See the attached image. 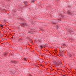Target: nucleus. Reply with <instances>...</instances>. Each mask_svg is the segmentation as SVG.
Returning a JSON list of instances; mask_svg holds the SVG:
<instances>
[{
  "label": "nucleus",
  "instance_id": "obj_1",
  "mask_svg": "<svg viewBox=\"0 0 76 76\" xmlns=\"http://www.w3.org/2000/svg\"><path fill=\"white\" fill-rule=\"evenodd\" d=\"M57 64H58V65H61V64H62L61 63H58Z\"/></svg>",
  "mask_w": 76,
  "mask_h": 76
},
{
  "label": "nucleus",
  "instance_id": "obj_2",
  "mask_svg": "<svg viewBox=\"0 0 76 76\" xmlns=\"http://www.w3.org/2000/svg\"><path fill=\"white\" fill-rule=\"evenodd\" d=\"M23 59L24 60H25V61H26V58H23Z\"/></svg>",
  "mask_w": 76,
  "mask_h": 76
},
{
  "label": "nucleus",
  "instance_id": "obj_3",
  "mask_svg": "<svg viewBox=\"0 0 76 76\" xmlns=\"http://www.w3.org/2000/svg\"><path fill=\"white\" fill-rule=\"evenodd\" d=\"M31 3H34V2L35 1L34 0H32L31 1Z\"/></svg>",
  "mask_w": 76,
  "mask_h": 76
},
{
  "label": "nucleus",
  "instance_id": "obj_4",
  "mask_svg": "<svg viewBox=\"0 0 76 76\" xmlns=\"http://www.w3.org/2000/svg\"><path fill=\"white\" fill-rule=\"evenodd\" d=\"M0 26L1 27H3V25H1V24L0 25Z\"/></svg>",
  "mask_w": 76,
  "mask_h": 76
},
{
  "label": "nucleus",
  "instance_id": "obj_5",
  "mask_svg": "<svg viewBox=\"0 0 76 76\" xmlns=\"http://www.w3.org/2000/svg\"><path fill=\"white\" fill-rule=\"evenodd\" d=\"M40 48H43V47H42V46H40Z\"/></svg>",
  "mask_w": 76,
  "mask_h": 76
},
{
  "label": "nucleus",
  "instance_id": "obj_6",
  "mask_svg": "<svg viewBox=\"0 0 76 76\" xmlns=\"http://www.w3.org/2000/svg\"><path fill=\"white\" fill-rule=\"evenodd\" d=\"M63 76H66L65 75H62Z\"/></svg>",
  "mask_w": 76,
  "mask_h": 76
},
{
  "label": "nucleus",
  "instance_id": "obj_7",
  "mask_svg": "<svg viewBox=\"0 0 76 76\" xmlns=\"http://www.w3.org/2000/svg\"><path fill=\"white\" fill-rule=\"evenodd\" d=\"M69 13V14H70V12H68V13Z\"/></svg>",
  "mask_w": 76,
  "mask_h": 76
},
{
  "label": "nucleus",
  "instance_id": "obj_8",
  "mask_svg": "<svg viewBox=\"0 0 76 76\" xmlns=\"http://www.w3.org/2000/svg\"><path fill=\"white\" fill-rule=\"evenodd\" d=\"M12 38H13V37H12Z\"/></svg>",
  "mask_w": 76,
  "mask_h": 76
}]
</instances>
